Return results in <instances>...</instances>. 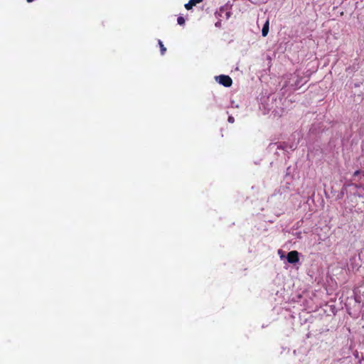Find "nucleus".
Segmentation results:
<instances>
[{
    "mask_svg": "<svg viewBox=\"0 0 364 364\" xmlns=\"http://www.w3.org/2000/svg\"><path fill=\"white\" fill-rule=\"evenodd\" d=\"M215 78L217 82L226 87H230L232 84V78L228 75H220L216 76Z\"/></svg>",
    "mask_w": 364,
    "mask_h": 364,
    "instance_id": "nucleus-1",
    "label": "nucleus"
},
{
    "mask_svg": "<svg viewBox=\"0 0 364 364\" xmlns=\"http://www.w3.org/2000/svg\"><path fill=\"white\" fill-rule=\"evenodd\" d=\"M287 259L288 262L291 263V264H295V263L298 262L299 260V252L296 250L289 252L287 254Z\"/></svg>",
    "mask_w": 364,
    "mask_h": 364,
    "instance_id": "nucleus-2",
    "label": "nucleus"
},
{
    "mask_svg": "<svg viewBox=\"0 0 364 364\" xmlns=\"http://www.w3.org/2000/svg\"><path fill=\"white\" fill-rule=\"evenodd\" d=\"M202 1H203V0H190L188 1V3L185 4V8L187 10H190V9H192V7L193 6H196L197 4H199V3L202 2Z\"/></svg>",
    "mask_w": 364,
    "mask_h": 364,
    "instance_id": "nucleus-3",
    "label": "nucleus"
},
{
    "mask_svg": "<svg viewBox=\"0 0 364 364\" xmlns=\"http://www.w3.org/2000/svg\"><path fill=\"white\" fill-rule=\"evenodd\" d=\"M269 20L267 19L266 22L264 23L262 30V36L265 37L267 36L269 33Z\"/></svg>",
    "mask_w": 364,
    "mask_h": 364,
    "instance_id": "nucleus-4",
    "label": "nucleus"
},
{
    "mask_svg": "<svg viewBox=\"0 0 364 364\" xmlns=\"http://www.w3.org/2000/svg\"><path fill=\"white\" fill-rule=\"evenodd\" d=\"M159 47H160L161 55H164L165 52L166 51V48L164 46L162 41H160V40H159Z\"/></svg>",
    "mask_w": 364,
    "mask_h": 364,
    "instance_id": "nucleus-5",
    "label": "nucleus"
},
{
    "mask_svg": "<svg viewBox=\"0 0 364 364\" xmlns=\"http://www.w3.org/2000/svg\"><path fill=\"white\" fill-rule=\"evenodd\" d=\"M177 22L179 25L182 26L185 23V18L183 16H178L177 18Z\"/></svg>",
    "mask_w": 364,
    "mask_h": 364,
    "instance_id": "nucleus-6",
    "label": "nucleus"
},
{
    "mask_svg": "<svg viewBox=\"0 0 364 364\" xmlns=\"http://www.w3.org/2000/svg\"><path fill=\"white\" fill-rule=\"evenodd\" d=\"M234 121H235V119H234V117H233L230 116V117H228V122H230V123H233V122H234Z\"/></svg>",
    "mask_w": 364,
    "mask_h": 364,
    "instance_id": "nucleus-7",
    "label": "nucleus"
},
{
    "mask_svg": "<svg viewBox=\"0 0 364 364\" xmlns=\"http://www.w3.org/2000/svg\"><path fill=\"white\" fill-rule=\"evenodd\" d=\"M360 173V170H357V171H355L354 172L353 176H358Z\"/></svg>",
    "mask_w": 364,
    "mask_h": 364,
    "instance_id": "nucleus-8",
    "label": "nucleus"
},
{
    "mask_svg": "<svg viewBox=\"0 0 364 364\" xmlns=\"http://www.w3.org/2000/svg\"><path fill=\"white\" fill-rule=\"evenodd\" d=\"M220 26V21H218L217 23H215V26Z\"/></svg>",
    "mask_w": 364,
    "mask_h": 364,
    "instance_id": "nucleus-9",
    "label": "nucleus"
},
{
    "mask_svg": "<svg viewBox=\"0 0 364 364\" xmlns=\"http://www.w3.org/2000/svg\"><path fill=\"white\" fill-rule=\"evenodd\" d=\"M26 1H27V2L31 3V2L33 1L34 0H26Z\"/></svg>",
    "mask_w": 364,
    "mask_h": 364,
    "instance_id": "nucleus-10",
    "label": "nucleus"
}]
</instances>
